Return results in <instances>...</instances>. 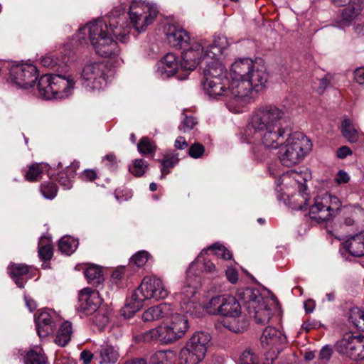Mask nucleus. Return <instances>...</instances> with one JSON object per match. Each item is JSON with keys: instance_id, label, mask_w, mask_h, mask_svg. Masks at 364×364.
I'll use <instances>...</instances> for the list:
<instances>
[{"instance_id": "obj_1", "label": "nucleus", "mask_w": 364, "mask_h": 364, "mask_svg": "<svg viewBox=\"0 0 364 364\" xmlns=\"http://www.w3.org/2000/svg\"><path fill=\"white\" fill-rule=\"evenodd\" d=\"M251 125L255 135L262 144L252 147L257 160H265L268 149H277L286 142L291 134V120L282 109L269 105L259 107L252 117Z\"/></svg>"}, {"instance_id": "obj_2", "label": "nucleus", "mask_w": 364, "mask_h": 364, "mask_svg": "<svg viewBox=\"0 0 364 364\" xmlns=\"http://www.w3.org/2000/svg\"><path fill=\"white\" fill-rule=\"evenodd\" d=\"M286 137L284 144L279 146L278 157L281 164L287 167H291L300 161L311 150V141L301 132L292 133Z\"/></svg>"}, {"instance_id": "obj_3", "label": "nucleus", "mask_w": 364, "mask_h": 364, "mask_svg": "<svg viewBox=\"0 0 364 364\" xmlns=\"http://www.w3.org/2000/svg\"><path fill=\"white\" fill-rule=\"evenodd\" d=\"M74 87L72 75L45 74L38 79L37 84L39 95L46 100L68 96Z\"/></svg>"}, {"instance_id": "obj_4", "label": "nucleus", "mask_w": 364, "mask_h": 364, "mask_svg": "<svg viewBox=\"0 0 364 364\" xmlns=\"http://www.w3.org/2000/svg\"><path fill=\"white\" fill-rule=\"evenodd\" d=\"M211 346V336L208 332L196 331L180 352L182 363L198 364L205 358Z\"/></svg>"}, {"instance_id": "obj_5", "label": "nucleus", "mask_w": 364, "mask_h": 364, "mask_svg": "<svg viewBox=\"0 0 364 364\" xmlns=\"http://www.w3.org/2000/svg\"><path fill=\"white\" fill-rule=\"evenodd\" d=\"M269 74L263 65L255 62L252 70L245 80L235 81L232 84L233 94L237 98L252 97V92H259L264 87Z\"/></svg>"}, {"instance_id": "obj_6", "label": "nucleus", "mask_w": 364, "mask_h": 364, "mask_svg": "<svg viewBox=\"0 0 364 364\" xmlns=\"http://www.w3.org/2000/svg\"><path fill=\"white\" fill-rule=\"evenodd\" d=\"M206 311L212 315L238 318L241 315V306L237 299L231 295H218L212 297L205 306Z\"/></svg>"}, {"instance_id": "obj_7", "label": "nucleus", "mask_w": 364, "mask_h": 364, "mask_svg": "<svg viewBox=\"0 0 364 364\" xmlns=\"http://www.w3.org/2000/svg\"><path fill=\"white\" fill-rule=\"evenodd\" d=\"M107 68L102 63L93 62L82 68L81 78L82 85L90 90H100L107 82Z\"/></svg>"}, {"instance_id": "obj_8", "label": "nucleus", "mask_w": 364, "mask_h": 364, "mask_svg": "<svg viewBox=\"0 0 364 364\" xmlns=\"http://www.w3.org/2000/svg\"><path fill=\"white\" fill-rule=\"evenodd\" d=\"M9 73L12 82L24 89L33 87L38 79V69L32 64L14 65Z\"/></svg>"}, {"instance_id": "obj_9", "label": "nucleus", "mask_w": 364, "mask_h": 364, "mask_svg": "<svg viewBox=\"0 0 364 364\" xmlns=\"http://www.w3.org/2000/svg\"><path fill=\"white\" fill-rule=\"evenodd\" d=\"M110 30L111 33L92 44L96 53L103 58H107L114 54L117 48V43L113 39L112 34L116 37L117 40L122 43H126L129 38V33L125 31L124 33L114 31L112 24H110Z\"/></svg>"}, {"instance_id": "obj_10", "label": "nucleus", "mask_w": 364, "mask_h": 364, "mask_svg": "<svg viewBox=\"0 0 364 364\" xmlns=\"http://www.w3.org/2000/svg\"><path fill=\"white\" fill-rule=\"evenodd\" d=\"M136 291L144 300L154 299L157 301L164 299L168 296V291L165 289L162 280L150 276L144 277Z\"/></svg>"}, {"instance_id": "obj_11", "label": "nucleus", "mask_w": 364, "mask_h": 364, "mask_svg": "<svg viewBox=\"0 0 364 364\" xmlns=\"http://www.w3.org/2000/svg\"><path fill=\"white\" fill-rule=\"evenodd\" d=\"M102 303L99 292L87 287L82 289L78 295V306L77 309L85 315L95 313Z\"/></svg>"}, {"instance_id": "obj_12", "label": "nucleus", "mask_w": 364, "mask_h": 364, "mask_svg": "<svg viewBox=\"0 0 364 364\" xmlns=\"http://www.w3.org/2000/svg\"><path fill=\"white\" fill-rule=\"evenodd\" d=\"M182 52L181 68L186 70H193L199 65L200 60L208 55H205L203 46L199 43H194L186 47Z\"/></svg>"}, {"instance_id": "obj_13", "label": "nucleus", "mask_w": 364, "mask_h": 364, "mask_svg": "<svg viewBox=\"0 0 364 364\" xmlns=\"http://www.w3.org/2000/svg\"><path fill=\"white\" fill-rule=\"evenodd\" d=\"M202 85L206 93L211 97L220 95L235 97L232 89V82H230L229 78L203 81Z\"/></svg>"}, {"instance_id": "obj_14", "label": "nucleus", "mask_w": 364, "mask_h": 364, "mask_svg": "<svg viewBox=\"0 0 364 364\" xmlns=\"http://www.w3.org/2000/svg\"><path fill=\"white\" fill-rule=\"evenodd\" d=\"M362 335L354 336L351 333H346L343 338L336 344V350L352 360L355 357L357 348L361 343Z\"/></svg>"}, {"instance_id": "obj_15", "label": "nucleus", "mask_w": 364, "mask_h": 364, "mask_svg": "<svg viewBox=\"0 0 364 364\" xmlns=\"http://www.w3.org/2000/svg\"><path fill=\"white\" fill-rule=\"evenodd\" d=\"M166 38L169 45L177 49H185L190 46L188 33L183 28L175 25H168L166 31Z\"/></svg>"}, {"instance_id": "obj_16", "label": "nucleus", "mask_w": 364, "mask_h": 364, "mask_svg": "<svg viewBox=\"0 0 364 364\" xmlns=\"http://www.w3.org/2000/svg\"><path fill=\"white\" fill-rule=\"evenodd\" d=\"M237 295L243 302L247 312L252 311L264 301L259 290L252 287L239 289Z\"/></svg>"}, {"instance_id": "obj_17", "label": "nucleus", "mask_w": 364, "mask_h": 364, "mask_svg": "<svg viewBox=\"0 0 364 364\" xmlns=\"http://www.w3.org/2000/svg\"><path fill=\"white\" fill-rule=\"evenodd\" d=\"M79 32L83 34L88 33V38L91 44L97 41L101 38L111 33L108 30L107 23L102 20H95L87 23L83 28L79 29Z\"/></svg>"}, {"instance_id": "obj_18", "label": "nucleus", "mask_w": 364, "mask_h": 364, "mask_svg": "<svg viewBox=\"0 0 364 364\" xmlns=\"http://www.w3.org/2000/svg\"><path fill=\"white\" fill-rule=\"evenodd\" d=\"M255 62L251 58H241L235 60L230 68L232 84L235 81L245 80L252 70Z\"/></svg>"}, {"instance_id": "obj_19", "label": "nucleus", "mask_w": 364, "mask_h": 364, "mask_svg": "<svg viewBox=\"0 0 364 364\" xmlns=\"http://www.w3.org/2000/svg\"><path fill=\"white\" fill-rule=\"evenodd\" d=\"M325 198H316L315 203L309 208V215L318 223L329 220L333 215V208L323 203Z\"/></svg>"}, {"instance_id": "obj_20", "label": "nucleus", "mask_w": 364, "mask_h": 364, "mask_svg": "<svg viewBox=\"0 0 364 364\" xmlns=\"http://www.w3.org/2000/svg\"><path fill=\"white\" fill-rule=\"evenodd\" d=\"M343 224L346 226L364 227V208L359 205L345 208Z\"/></svg>"}, {"instance_id": "obj_21", "label": "nucleus", "mask_w": 364, "mask_h": 364, "mask_svg": "<svg viewBox=\"0 0 364 364\" xmlns=\"http://www.w3.org/2000/svg\"><path fill=\"white\" fill-rule=\"evenodd\" d=\"M364 9V0H353L341 13V25L349 26Z\"/></svg>"}, {"instance_id": "obj_22", "label": "nucleus", "mask_w": 364, "mask_h": 364, "mask_svg": "<svg viewBox=\"0 0 364 364\" xmlns=\"http://www.w3.org/2000/svg\"><path fill=\"white\" fill-rule=\"evenodd\" d=\"M343 248L352 256H364V231L354 235L343 243Z\"/></svg>"}, {"instance_id": "obj_23", "label": "nucleus", "mask_w": 364, "mask_h": 364, "mask_svg": "<svg viewBox=\"0 0 364 364\" xmlns=\"http://www.w3.org/2000/svg\"><path fill=\"white\" fill-rule=\"evenodd\" d=\"M171 311L170 304L161 303L146 309L142 314L141 318L144 322L154 321L169 316Z\"/></svg>"}, {"instance_id": "obj_24", "label": "nucleus", "mask_w": 364, "mask_h": 364, "mask_svg": "<svg viewBox=\"0 0 364 364\" xmlns=\"http://www.w3.org/2000/svg\"><path fill=\"white\" fill-rule=\"evenodd\" d=\"M171 316L170 322L168 323L171 330L174 335L179 339L184 336L188 329L189 328V322L187 315L173 314Z\"/></svg>"}, {"instance_id": "obj_25", "label": "nucleus", "mask_w": 364, "mask_h": 364, "mask_svg": "<svg viewBox=\"0 0 364 364\" xmlns=\"http://www.w3.org/2000/svg\"><path fill=\"white\" fill-rule=\"evenodd\" d=\"M311 178V175L309 172H304V176L300 175L298 176V178H296V181L298 185V191L299 196L302 198L303 201L297 205H295L293 208L299 210H303L306 209L307 205H309V201L310 200L309 194L307 193L308 187L306 185V182Z\"/></svg>"}, {"instance_id": "obj_26", "label": "nucleus", "mask_w": 364, "mask_h": 364, "mask_svg": "<svg viewBox=\"0 0 364 364\" xmlns=\"http://www.w3.org/2000/svg\"><path fill=\"white\" fill-rule=\"evenodd\" d=\"M210 58L211 61L207 62L206 66L203 68V81L228 78L224 74L223 65L219 61L214 60L213 57H210Z\"/></svg>"}, {"instance_id": "obj_27", "label": "nucleus", "mask_w": 364, "mask_h": 364, "mask_svg": "<svg viewBox=\"0 0 364 364\" xmlns=\"http://www.w3.org/2000/svg\"><path fill=\"white\" fill-rule=\"evenodd\" d=\"M29 272L28 266L25 264L11 263L8 267V273L19 288H23L27 280L24 278Z\"/></svg>"}, {"instance_id": "obj_28", "label": "nucleus", "mask_w": 364, "mask_h": 364, "mask_svg": "<svg viewBox=\"0 0 364 364\" xmlns=\"http://www.w3.org/2000/svg\"><path fill=\"white\" fill-rule=\"evenodd\" d=\"M178 68L176 57L173 53H167L159 63L158 71L167 77L173 76Z\"/></svg>"}, {"instance_id": "obj_29", "label": "nucleus", "mask_w": 364, "mask_h": 364, "mask_svg": "<svg viewBox=\"0 0 364 364\" xmlns=\"http://www.w3.org/2000/svg\"><path fill=\"white\" fill-rule=\"evenodd\" d=\"M143 297L139 296L138 291H135L129 301H127L124 306L120 310V314L125 319L132 318L143 306Z\"/></svg>"}, {"instance_id": "obj_30", "label": "nucleus", "mask_w": 364, "mask_h": 364, "mask_svg": "<svg viewBox=\"0 0 364 364\" xmlns=\"http://www.w3.org/2000/svg\"><path fill=\"white\" fill-rule=\"evenodd\" d=\"M248 314L255 318L257 323L264 325L270 320L271 309L264 301L257 308L248 311Z\"/></svg>"}, {"instance_id": "obj_31", "label": "nucleus", "mask_w": 364, "mask_h": 364, "mask_svg": "<svg viewBox=\"0 0 364 364\" xmlns=\"http://www.w3.org/2000/svg\"><path fill=\"white\" fill-rule=\"evenodd\" d=\"M72 333V323L69 321H65L60 325L54 341L60 346H65L70 341Z\"/></svg>"}, {"instance_id": "obj_32", "label": "nucleus", "mask_w": 364, "mask_h": 364, "mask_svg": "<svg viewBox=\"0 0 364 364\" xmlns=\"http://www.w3.org/2000/svg\"><path fill=\"white\" fill-rule=\"evenodd\" d=\"M75 176V168L70 165L67 166L65 169L58 172L55 179L65 189H70L72 188L73 179Z\"/></svg>"}, {"instance_id": "obj_33", "label": "nucleus", "mask_w": 364, "mask_h": 364, "mask_svg": "<svg viewBox=\"0 0 364 364\" xmlns=\"http://www.w3.org/2000/svg\"><path fill=\"white\" fill-rule=\"evenodd\" d=\"M155 18L156 14L151 13H149V15L141 16V17L136 16L135 18L129 16L131 23L138 33L144 31L147 26L153 23Z\"/></svg>"}, {"instance_id": "obj_34", "label": "nucleus", "mask_w": 364, "mask_h": 364, "mask_svg": "<svg viewBox=\"0 0 364 364\" xmlns=\"http://www.w3.org/2000/svg\"><path fill=\"white\" fill-rule=\"evenodd\" d=\"M159 161H160L162 166V168H161V178H164L169 173V169L173 168L178 163V154L174 151L167 153L164 155V158Z\"/></svg>"}, {"instance_id": "obj_35", "label": "nucleus", "mask_w": 364, "mask_h": 364, "mask_svg": "<svg viewBox=\"0 0 364 364\" xmlns=\"http://www.w3.org/2000/svg\"><path fill=\"white\" fill-rule=\"evenodd\" d=\"M181 309L186 314L192 316L198 317L202 314V308L200 304L190 299H181Z\"/></svg>"}, {"instance_id": "obj_36", "label": "nucleus", "mask_w": 364, "mask_h": 364, "mask_svg": "<svg viewBox=\"0 0 364 364\" xmlns=\"http://www.w3.org/2000/svg\"><path fill=\"white\" fill-rule=\"evenodd\" d=\"M85 275L90 284L97 287L104 281V277L102 270L99 267L92 265L87 267L85 271Z\"/></svg>"}, {"instance_id": "obj_37", "label": "nucleus", "mask_w": 364, "mask_h": 364, "mask_svg": "<svg viewBox=\"0 0 364 364\" xmlns=\"http://www.w3.org/2000/svg\"><path fill=\"white\" fill-rule=\"evenodd\" d=\"M159 335L158 342L163 344H168L178 340L177 336L174 335L168 324L165 326H157Z\"/></svg>"}, {"instance_id": "obj_38", "label": "nucleus", "mask_w": 364, "mask_h": 364, "mask_svg": "<svg viewBox=\"0 0 364 364\" xmlns=\"http://www.w3.org/2000/svg\"><path fill=\"white\" fill-rule=\"evenodd\" d=\"M348 317L350 322H351L358 329L364 332V311L358 307H354L350 309L348 313Z\"/></svg>"}, {"instance_id": "obj_39", "label": "nucleus", "mask_w": 364, "mask_h": 364, "mask_svg": "<svg viewBox=\"0 0 364 364\" xmlns=\"http://www.w3.org/2000/svg\"><path fill=\"white\" fill-rule=\"evenodd\" d=\"M341 132L343 136L350 143H355L358 139L357 130L353 127L349 119H345L341 124Z\"/></svg>"}, {"instance_id": "obj_40", "label": "nucleus", "mask_w": 364, "mask_h": 364, "mask_svg": "<svg viewBox=\"0 0 364 364\" xmlns=\"http://www.w3.org/2000/svg\"><path fill=\"white\" fill-rule=\"evenodd\" d=\"M78 242L70 236L63 237L58 242L59 250L65 255H70L75 252L77 247Z\"/></svg>"}, {"instance_id": "obj_41", "label": "nucleus", "mask_w": 364, "mask_h": 364, "mask_svg": "<svg viewBox=\"0 0 364 364\" xmlns=\"http://www.w3.org/2000/svg\"><path fill=\"white\" fill-rule=\"evenodd\" d=\"M100 357L102 361L100 363H112L114 364L118 359L119 354L112 346H102L100 350Z\"/></svg>"}, {"instance_id": "obj_42", "label": "nucleus", "mask_w": 364, "mask_h": 364, "mask_svg": "<svg viewBox=\"0 0 364 364\" xmlns=\"http://www.w3.org/2000/svg\"><path fill=\"white\" fill-rule=\"evenodd\" d=\"M278 338L281 341L286 339L279 331L271 326L266 327L261 336L262 343L266 342L267 344L270 342L274 343Z\"/></svg>"}, {"instance_id": "obj_43", "label": "nucleus", "mask_w": 364, "mask_h": 364, "mask_svg": "<svg viewBox=\"0 0 364 364\" xmlns=\"http://www.w3.org/2000/svg\"><path fill=\"white\" fill-rule=\"evenodd\" d=\"M58 186L53 181L43 182L40 186V191L44 198L46 199L52 200L58 193Z\"/></svg>"}, {"instance_id": "obj_44", "label": "nucleus", "mask_w": 364, "mask_h": 364, "mask_svg": "<svg viewBox=\"0 0 364 364\" xmlns=\"http://www.w3.org/2000/svg\"><path fill=\"white\" fill-rule=\"evenodd\" d=\"M226 43V39L224 38L218 37V39H214L213 43L207 48L205 50V55L214 58L218 55V53H222V50L225 47V45Z\"/></svg>"}, {"instance_id": "obj_45", "label": "nucleus", "mask_w": 364, "mask_h": 364, "mask_svg": "<svg viewBox=\"0 0 364 364\" xmlns=\"http://www.w3.org/2000/svg\"><path fill=\"white\" fill-rule=\"evenodd\" d=\"M149 168V164L143 159H135L133 165L129 166V171L136 177L142 176Z\"/></svg>"}, {"instance_id": "obj_46", "label": "nucleus", "mask_w": 364, "mask_h": 364, "mask_svg": "<svg viewBox=\"0 0 364 364\" xmlns=\"http://www.w3.org/2000/svg\"><path fill=\"white\" fill-rule=\"evenodd\" d=\"M25 364H47V358L44 353L30 350L24 358Z\"/></svg>"}, {"instance_id": "obj_47", "label": "nucleus", "mask_w": 364, "mask_h": 364, "mask_svg": "<svg viewBox=\"0 0 364 364\" xmlns=\"http://www.w3.org/2000/svg\"><path fill=\"white\" fill-rule=\"evenodd\" d=\"M169 355H172L170 352L157 351L150 356L148 364H171Z\"/></svg>"}, {"instance_id": "obj_48", "label": "nucleus", "mask_w": 364, "mask_h": 364, "mask_svg": "<svg viewBox=\"0 0 364 364\" xmlns=\"http://www.w3.org/2000/svg\"><path fill=\"white\" fill-rule=\"evenodd\" d=\"M149 13H151L149 7L138 3H132L129 9V16H132L133 18L136 16L141 17L144 15H149Z\"/></svg>"}, {"instance_id": "obj_49", "label": "nucleus", "mask_w": 364, "mask_h": 364, "mask_svg": "<svg viewBox=\"0 0 364 364\" xmlns=\"http://www.w3.org/2000/svg\"><path fill=\"white\" fill-rule=\"evenodd\" d=\"M139 151L142 154H149L156 151V145L148 138L142 137L137 144Z\"/></svg>"}, {"instance_id": "obj_50", "label": "nucleus", "mask_w": 364, "mask_h": 364, "mask_svg": "<svg viewBox=\"0 0 364 364\" xmlns=\"http://www.w3.org/2000/svg\"><path fill=\"white\" fill-rule=\"evenodd\" d=\"M43 173V169L41 168L40 164H31L28 170L25 174V179L29 182L36 181L38 177Z\"/></svg>"}, {"instance_id": "obj_51", "label": "nucleus", "mask_w": 364, "mask_h": 364, "mask_svg": "<svg viewBox=\"0 0 364 364\" xmlns=\"http://www.w3.org/2000/svg\"><path fill=\"white\" fill-rule=\"evenodd\" d=\"M149 256V253L148 252L139 251L132 257L130 263H133L137 267H141L146 263Z\"/></svg>"}, {"instance_id": "obj_52", "label": "nucleus", "mask_w": 364, "mask_h": 364, "mask_svg": "<svg viewBox=\"0 0 364 364\" xmlns=\"http://www.w3.org/2000/svg\"><path fill=\"white\" fill-rule=\"evenodd\" d=\"M208 250H218L221 252L220 257L225 260L231 259L232 255L223 245L215 242L208 247Z\"/></svg>"}, {"instance_id": "obj_53", "label": "nucleus", "mask_w": 364, "mask_h": 364, "mask_svg": "<svg viewBox=\"0 0 364 364\" xmlns=\"http://www.w3.org/2000/svg\"><path fill=\"white\" fill-rule=\"evenodd\" d=\"M95 322L99 326L104 327L109 321V311L100 309L95 315Z\"/></svg>"}, {"instance_id": "obj_54", "label": "nucleus", "mask_w": 364, "mask_h": 364, "mask_svg": "<svg viewBox=\"0 0 364 364\" xmlns=\"http://www.w3.org/2000/svg\"><path fill=\"white\" fill-rule=\"evenodd\" d=\"M204 152V146L198 142L193 144L188 149V155L193 159L200 158Z\"/></svg>"}, {"instance_id": "obj_55", "label": "nucleus", "mask_w": 364, "mask_h": 364, "mask_svg": "<svg viewBox=\"0 0 364 364\" xmlns=\"http://www.w3.org/2000/svg\"><path fill=\"white\" fill-rule=\"evenodd\" d=\"M257 356L250 349L245 350L240 358V364H257Z\"/></svg>"}, {"instance_id": "obj_56", "label": "nucleus", "mask_w": 364, "mask_h": 364, "mask_svg": "<svg viewBox=\"0 0 364 364\" xmlns=\"http://www.w3.org/2000/svg\"><path fill=\"white\" fill-rule=\"evenodd\" d=\"M159 335V333H158L156 327L141 333V335L139 336V340L147 343L158 341Z\"/></svg>"}, {"instance_id": "obj_57", "label": "nucleus", "mask_w": 364, "mask_h": 364, "mask_svg": "<svg viewBox=\"0 0 364 364\" xmlns=\"http://www.w3.org/2000/svg\"><path fill=\"white\" fill-rule=\"evenodd\" d=\"M53 249L52 245H46L38 250V255L41 260L49 261L53 257Z\"/></svg>"}, {"instance_id": "obj_58", "label": "nucleus", "mask_w": 364, "mask_h": 364, "mask_svg": "<svg viewBox=\"0 0 364 364\" xmlns=\"http://www.w3.org/2000/svg\"><path fill=\"white\" fill-rule=\"evenodd\" d=\"M36 325H53L51 316L46 311L40 313L38 316H35Z\"/></svg>"}, {"instance_id": "obj_59", "label": "nucleus", "mask_w": 364, "mask_h": 364, "mask_svg": "<svg viewBox=\"0 0 364 364\" xmlns=\"http://www.w3.org/2000/svg\"><path fill=\"white\" fill-rule=\"evenodd\" d=\"M196 124L197 121L196 120V118L193 117L186 116L178 128L180 130L186 132L192 129Z\"/></svg>"}, {"instance_id": "obj_60", "label": "nucleus", "mask_w": 364, "mask_h": 364, "mask_svg": "<svg viewBox=\"0 0 364 364\" xmlns=\"http://www.w3.org/2000/svg\"><path fill=\"white\" fill-rule=\"evenodd\" d=\"M58 62H60V60L58 58H54L53 56H44L41 59V63L43 66L52 70L55 68Z\"/></svg>"}, {"instance_id": "obj_61", "label": "nucleus", "mask_w": 364, "mask_h": 364, "mask_svg": "<svg viewBox=\"0 0 364 364\" xmlns=\"http://www.w3.org/2000/svg\"><path fill=\"white\" fill-rule=\"evenodd\" d=\"M36 330L39 337H46L53 332V325H36Z\"/></svg>"}, {"instance_id": "obj_62", "label": "nucleus", "mask_w": 364, "mask_h": 364, "mask_svg": "<svg viewBox=\"0 0 364 364\" xmlns=\"http://www.w3.org/2000/svg\"><path fill=\"white\" fill-rule=\"evenodd\" d=\"M333 354V350L329 346H323L319 352L318 359L323 362L328 361Z\"/></svg>"}, {"instance_id": "obj_63", "label": "nucleus", "mask_w": 364, "mask_h": 364, "mask_svg": "<svg viewBox=\"0 0 364 364\" xmlns=\"http://www.w3.org/2000/svg\"><path fill=\"white\" fill-rule=\"evenodd\" d=\"M203 271L206 273L212 274L217 276L220 270L216 267V265L210 260H204Z\"/></svg>"}, {"instance_id": "obj_64", "label": "nucleus", "mask_w": 364, "mask_h": 364, "mask_svg": "<svg viewBox=\"0 0 364 364\" xmlns=\"http://www.w3.org/2000/svg\"><path fill=\"white\" fill-rule=\"evenodd\" d=\"M225 275L228 280L232 284H236L238 281V273L235 268L228 267L225 270Z\"/></svg>"}]
</instances>
